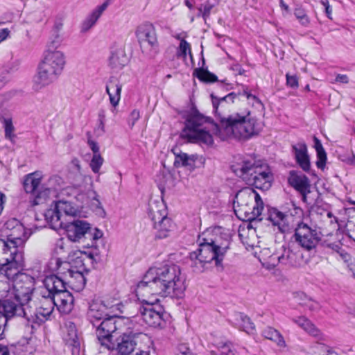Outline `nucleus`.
<instances>
[{
    "mask_svg": "<svg viewBox=\"0 0 355 355\" xmlns=\"http://www.w3.org/2000/svg\"><path fill=\"white\" fill-rule=\"evenodd\" d=\"M44 285L48 289H52L55 306L59 312L62 314H69L73 308L74 298L67 290L62 280L56 275H51L45 277Z\"/></svg>",
    "mask_w": 355,
    "mask_h": 355,
    "instance_id": "obj_6",
    "label": "nucleus"
},
{
    "mask_svg": "<svg viewBox=\"0 0 355 355\" xmlns=\"http://www.w3.org/2000/svg\"><path fill=\"white\" fill-rule=\"evenodd\" d=\"M218 128L227 136H233L237 139H248L256 135L255 119L252 117L250 111L235 112L227 117H222L220 114Z\"/></svg>",
    "mask_w": 355,
    "mask_h": 355,
    "instance_id": "obj_2",
    "label": "nucleus"
},
{
    "mask_svg": "<svg viewBox=\"0 0 355 355\" xmlns=\"http://www.w3.org/2000/svg\"><path fill=\"white\" fill-rule=\"evenodd\" d=\"M233 323L239 329L248 334H254L255 325L250 318L243 313H236L233 315Z\"/></svg>",
    "mask_w": 355,
    "mask_h": 355,
    "instance_id": "obj_34",
    "label": "nucleus"
},
{
    "mask_svg": "<svg viewBox=\"0 0 355 355\" xmlns=\"http://www.w3.org/2000/svg\"><path fill=\"white\" fill-rule=\"evenodd\" d=\"M83 270H85L87 273L89 272L85 268L83 270H76L70 267L67 268L66 272H62V277L58 276V278L62 280L65 287L67 285L71 289L80 292L85 288L86 284V279L83 275Z\"/></svg>",
    "mask_w": 355,
    "mask_h": 355,
    "instance_id": "obj_19",
    "label": "nucleus"
},
{
    "mask_svg": "<svg viewBox=\"0 0 355 355\" xmlns=\"http://www.w3.org/2000/svg\"><path fill=\"white\" fill-rule=\"evenodd\" d=\"M0 355H10L8 346L0 344Z\"/></svg>",
    "mask_w": 355,
    "mask_h": 355,
    "instance_id": "obj_61",
    "label": "nucleus"
},
{
    "mask_svg": "<svg viewBox=\"0 0 355 355\" xmlns=\"http://www.w3.org/2000/svg\"><path fill=\"white\" fill-rule=\"evenodd\" d=\"M10 31L8 28L0 30V42L5 40L9 35Z\"/></svg>",
    "mask_w": 355,
    "mask_h": 355,
    "instance_id": "obj_60",
    "label": "nucleus"
},
{
    "mask_svg": "<svg viewBox=\"0 0 355 355\" xmlns=\"http://www.w3.org/2000/svg\"><path fill=\"white\" fill-rule=\"evenodd\" d=\"M31 316V306L16 296H10L0 300V318H3L4 328L9 320L18 317L23 319V324L26 329L28 317Z\"/></svg>",
    "mask_w": 355,
    "mask_h": 355,
    "instance_id": "obj_8",
    "label": "nucleus"
},
{
    "mask_svg": "<svg viewBox=\"0 0 355 355\" xmlns=\"http://www.w3.org/2000/svg\"><path fill=\"white\" fill-rule=\"evenodd\" d=\"M62 41V37L59 33L53 32L51 40L47 45V49L55 50L61 44Z\"/></svg>",
    "mask_w": 355,
    "mask_h": 355,
    "instance_id": "obj_50",
    "label": "nucleus"
},
{
    "mask_svg": "<svg viewBox=\"0 0 355 355\" xmlns=\"http://www.w3.org/2000/svg\"><path fill=\"white\" fill-rule=\"evenodd\" d=\"M40 63L61 74L66 63L65 56L60 51L46 49Z\"/></svg>",
    "mask_w": 355,
    "mask_h": 355,
    "instance_id": "obj_24",
    "label": "nucleus"
},
{
    "mask_svg": "<svg viewBox=\"0 0 355 355\" xmlns=\"http://www.w3.org/2000/svg\"><path fill=\"white\" fill-rule=\"evenodd\" d=\"M278 263L283 264H288L293 266H296L299 264L297 261L296 254L290 249H284V252L277 257Z\"/></svg>",
    "mask_w": 355,
    "mask_h": 355,
    "instance_id": "obj_41",
    "label": "nucleus"
},
{
    "mask_svg": "<svg viewBox=\"0 0 355 355\" xmlns=\"http://www.w3.org/2000/svg\"><path fill=\"white\" fill-rule=\"evenodd\" d=\"M66 344L71 347L73 355H78L80 349V340L73 324L67 328V333L64 337Z\"/></svg>",
    "mask_w": 355,
    "mask_h": 355,
    "instance_id": "obj_33",
    "label": "nucleus"
},
{
    "mask_svg": "<svg viewBox=\"0 0 355 355\" xmlns=\"http://www.w3.org/2000/svg\"><path fill=\"white\" fill-rule=\"evenodd\" d=\"M103 159L100 154L93 155V157L90 162V167L94 173H98L102 164Z\"/></svg>",
    "mask_w": 355,
    "mask_h": 355,
    "instance_id": "obj_49",
    "label": "nucleus"
},
{
    "mask_svg": "<svg viewBox=\"0 0 355 355\" xmlns=\"http://www.w3.org/2000/svg\"><path fill=\"white\" fill-rule=\"evenodd\" d=\"M3 232L6 241H8L14 249L17 248L21 250L31 235V230L26 229L16 218L9 219L4 223Z\"/></svg>",
    "mask_w": 355,
    "mask_h": 355,
    "instance_id": "obj_12",
    "label": "nucleus"
},
{
    "mask_svg": "<svg viewBox=\"0 0 355 355\" xmlns=\"http://www.w3.org/2000/svg\"><path fill=\"white\" fill-rule=\"evenodd\" d=\"M336 81L342 83H348L349 78L347 75L345 74H338L336 77Z\"/></svg>",
    "mask_w": 355,
    "mask_h": 355,
    "instance_id": "obj_59",
    "label": "nucleus"
},
{
    "mask_svg": "<svg viewBox=\"0 0 355 355\" xmlns=\"http://www.w3.org/2000/svg\"><path fill=\"white\" fill-rule=\"evenodd\" d=\"M193 76H196L200 81L206 83H212L218 81V77L214 73L202 67L195 69Z\"/></svg>",
    "mask_w": 355,
    "mask_h": 355,
    "instance_id": "obj_40",
    "label": "nucleus"
},
{
    "mask_svg": "<svg viewBox=\"0 0 355 355\" xmlns=\"http://www.w3.org/2000/svg\"><path fill=\"white\" fill-rule=\"evenodd\" d=\"M313 141L314 148L317 153L316 166L318 168L323 169L327 162V153L319 139H318L316 137H314Z\"/></svg>",
    "mask_w": 355,
    "mask_h": 355,
    "instance_id": "obj_39",
    "label": "nucleus"
},
{
    "mask_svg": "<svg viewBox=\"0 0 355 355\" xmlns=\"http://www.w3.org/2000/svg\"><path fill=\"white\" fill-rule=\"evenodd\" d=\"M87 144L90 147L91 150L94 153V155L100 154L99 153V146L97 144V142L94 141L92 139L91 135L88 132L87 134Z\"/></svg>",
    "mask_w": 355,
    "mask_h": 355,
    "instance_id": "obj_53",
    "label": "nucleus"
},
{
    "mask_svg": "<svg viewBox=\"0 0 355 355\" xmlns=\"http://www.w3.org/2000/svg\"><path fill=\"white\" fill-rule=\"evenodd\" d=\"M110 5V0H106L103 3L98 6L83 21L81 24V32L88 31L98 21L103 12Z\"/></svg>",
    "mask_w": 355,
    "mask_h": 355,
    "instance_id": "obj_29",
    "label": "nucleus"
},
{
    "mask_svg": "<svg viewBox=\"0 0 355 355\" xmlns=\"http://www.w3.org/2000/svg\"><path fill=\"white\" fill-rule=\"evenodd\" d=\"M128 58L123 48H116L111 52L109 59L110 67L114 70H120L127 64Z\"/></svg>",
    "mask_w": 355,
    "mask_h": 355,
    "instance_id": "obj_32",
    "label": "nucleus"
},
{
    "mask_svg": "<svg viewBox=\"0 0 355 355\" xmlns=\"http://www.w3.org/2000/svg\"><path fill=\"white\" fill-rule=\"evenodd\" d=\"M136 36L138 42L146 53L154 58L159 52V43L155 26L150 23H146L139 26L136 30Z\"/></svg>",
    "mask_w": 355,
    "mask_h": 355,
    "instance_id": "obj_13",
    "label": "nucleus"
},
{
    "mask_svg": "<svg viewBox=\"0 0 355 355\" xmlns=\"http://www.w3.org/2000/svg\"><path fill=\"white\" fill-rule=\"evenodd\" d=\"M57 210L67 216H76L78 212L77 208L67 201L60 200L55 205Z\"/></svg>",
    "mask_w": 355,
    "mask_h": 355,
    "instance_id": "obj_43",
    "label": "nucleus"
},
{
    "mask_svg": "<svg viewBox=\"0 0 355 355\" xmlns=\"http://www.w3.org/2000/svg\"><path fill=\"white\" fill-rule=\"evenodd\" d=\"M235 174L246 184L261 190H267L271 187L272 175L269 169H263L250 160H243L233 169Z\"/></svg>",
    "mask_w": 355,
    "mask_h": 355,
    "instance_id": "obj_3",
    "label": "nucleus"
},
{
    "mask_svg": "<svg viewBox=\"0 0 355 355\" xmlns=\"http://www.w3.org/2000/svg\"><path fill=\"white\" fill-rule=\"evenodd\" d=\"M175 155L174 166L176 168L182 166L188 168V170L193 171L196 167V161L198 158L196 155H191L183 153L182 151L176 152L173 150Z\"/></svg>",
    "mask_w": 355,
    "mask_h": 355,
    "instance_id": "obj_30",
    "label": "nucleus"
},
{
    "mask_svg": "<svg viewBox=\"0 0 355 355\" xmlns=\"http://www.w3.org/2000/svg\"><path fill=\"white\" fill-rule=\"evenodd\" d=\"M241 94L239 92L238 94H236L235 92H231L226 95L225 96L218 98L217 96H214L213 94H211V98L212 100V105L213 108L214 110V112L216 114H220L218 112V107L220 104H223L228 101H230L231 102H234V99L237 95H241Z\"/></svg>",
    "mask_w": 355,
    "mask_h": 355,
    "instance_id": "obj_42",
    "label": "nucleus"
},
{
    "mask_svg": "<svg viewBox=\"0 0 355 355\" xmlns=\"http://www.w3.org/2000/svg\"><path fill=\"white\" fill-rule=\"evenodd\" d=\"M220 83L222 85V87L227 91L232 89V87L231 86L230 84L225 83V80L220 81Z\"/></svg>",
    "mask_w": 355,
    "mask_h": 355,
    "instance_id": "obj_64",
    "label": "nucleus"
},
{
    "mask_svg": "<svg viewBox=\"0 0 355 355\" xmlns=\"http://www.w3.org/2000/svg\"><path fill=\"white\" fill-rule=\"evenodd\" d=\"M68 238L74 242H82L87 248L94 246L96 240L101 239L103 232L97 228L92 229L89 223L81 220H75L67 225Z\"/></svg>",
    "mask_w": 355,
    "mask_h": 355,
    "instance_id": "obj_7",
    "label": "nucleus"
},
{
    "mask_svg": "<svg viewBox=\"0 0 355 355\" xmlns=\"http://www.w3.org/2000/svg\"><path fill=\"white\" fill-rule=\"evenodd\" d=\"M266 219L281 233H288L293 228V216L280 211L275 207H268Z\"/></svg>",
    "mask_w": 355,
    "mask_h": 355,
    "instance_id": "obj_18",
    "label": "nucleus"
},
{
    "mask_svg": "<svg viewBox=\"0 0 355 355\" xmlns=\"http://www.w3.org/2000/svg\"><path fill=\"white\" fill-rule=\"evenodd\" d=\"M243 94L245 95L247 98V99L250 100V99H253L255 102L259 103V104H261V101H260V99L257 97L256 96L250 94L248 90V88L247 87H245L243 88Z\"/></svg>",
    "mask_w": 355,
    "mask_h": 355,
    "instance_id": "obj_57",
    "label": "nucleus"
},
{
    "mask_svg": "<svg viewBox=\"0 0 355 355\" xmlns=\"http://www.w3.org/2000/svg\"><path fill=\"white\" fill-rule=\"evenodd\" d=\"M187 52L191 56V46L184 39H182L180 43V46L177 52L178 57L186 58Z\"/></svg>",
    "mask_w": 355,
    "mask_h": 355,
    "instance_id": "obj_47",
    "label": "nucleus"
},
{
    "mask_svg": "<svg viewBox=\"0 0 355 355\" xmlns=\"http://www.w3.org/2000/svg\"><path fill=\"white\" fill-rule=\"evenodd\" d=\"M294 15L299 22L303 26H308L310 24V19L306 14V10L300 6H297L294 10Z\"/></svg>",
    "mask_w": 355,
    "mask_h": 355,
    "instance_id": "obj_46",
    "label": "nucleus"
},
{
    "mask_svg": "<svg viewBox=\"0 0 355 355\" xmlns=\"http://www.w3.org/2000/svg\"><path fill=\"white\" fill-rule=\"evenodd\" d=\"M19 269H17V274L10 278L15 277L13 284V295L28 304L35 289V279L26 273L19 274Z\"/></svg>",
    "mask_w": 355,
    "mask_h": 355,
    "instance_id": "obj_17",
    "label": "nucleus"
},
{
    "mask_svg": "<svg viewBox=\"0 0 355 355\" xmlns=\"http://www.w3.org/2000/svg\"><path fill=\"white\" fill-rule=\"evenodd\" d=\"M62 26H63L62 23H61V22H55L54 26H53V32L59 33H60V31L62 28Z\"/></svg>",
    "mask_w": 355,
    "mask_h": 355,
    "instance_id": "obj_62",
    "label": "nucleus"
},
{
    "mask_svg": "<svg viewBox=\"0 0 355 355\" xmlns=\"http://www.w3.org/2000/svg\"><path fill=\"white\" fill-rule=\"evenodd\" d=\"M320 3L325 8V13L327 17L331 19V13H332V8L331 6L329 5V0H320Z\"/></svg>",
    "mask_w": 355,
    "mask_h": 355,
    "instance_id": "obj_56",
    "label": "nucleus"
},
{
    "mask_svg": "<svg viewBox=\"0 0 355 355\" xmlns=\"http://www.w3.org/2000/svg\"><path fill=\"white\" fill-rule=\"evenodd\" d=\"M207 122V117L199 113L196 108L192 110L186 118L181 137L187 139L190 142L201 141L206 144H213L212 135L205 126Z\"/></svg>",
    "mask_w": 355,
    "mask_h": 355,
    "instance_id": "obj_4",
    "label": "nucleus"
},
{
    "mask_svg": "<svg viewBox=\"0 0 355 355\" xmlns=\"http://www.w3.org/2000/svg\"><path fill=\"white\" fill-rule=\"evenodd\" d=\"M262 335L266 339L270 340L275 343L279 347L284 348L286 346V342L282 335L277 329L267 327L263 329Z\"/></svg>",
    "mask_w": 355,
    "mask_h": 355,
    "instance_id": "obj_37",
    "label": "nucleus"
},
{
    "mask_svg": "<svg viewBox=\"0 0 355 355\" xmlns=\"http://www.w3.org/2000/svg\"><path fill=\"white\" fill-rule=\"evenodd\" d=\"M293 321L311 336L321 338L320 331L306 318L301 316L293 318Z\"/></svg>",
    "mask_w": 355,
    "mask_h": 355,
    "instance_id": "obj_36",
    "label": "nucleus"
},
{
    "mask_svg": "<svg viewBox=\"0 0 355 355\" xmlns=\"http://www.w3.org/2000/svg\"><path fill=\"white\" fill-rule=\"evenodd\" d=\"M139 118H140L139 112L137 110H133L129 116L128 122V125L130 126V128L131 129L134 127L135 124L139 120Z\"/></svg>",
    "mask_w": 355,
    "mask_h": 355,
    "instance_id": "obj_51",
    "label": "nucleus"
},
{
    "mask_svg": "<svg viewBox=\"0 0 355 355\" xmlns=\"http://www.w3.org/2000/svg\"><path fill=\"white\" fill-rule=\"evenodd\" d=\"M142 301L143 305L139 306L138 312L144 322L149 327H162L164 324V316L166 315L163 307L145 299Z\"/></svg>",
    "mask_w": 355,
    "mask_h": 355,
    "instance_id": "obj_15",
    "label": "nucleus"
},
{
    "mask_svg": "<svg viewBox=\"0 0 355 355\" xmlns=\"http://www.w3.org/2000/svg\"><path fill=\"white\" fill-rule=\"evenodd\" d=\"M288 183L301 194L302 201L306 202L307 195L311 193L309 178L301 172L292 170L288 174Z\"/></svg>",
    "mask_w": 355,
    "mask_h": 355,
    "instance_id": "obj_20",
    "label": "nucleus"
},
{
    "mask_svg": "<svg viewBox=\"0 0 355 355\" xmlns=\"http://www.w3.org/2000/svg\"><path fill=\"white\" fill-rule=\"evenodd\" d=\"M60 74L52 69L40 63L37 73L33 78V89L36 91L46 87L55 82Z\"/></svg>",
    "mask_w": 355,
    "mask_h": 355,
    "instance_id": "obj_22",
    "label": "nucleus"
},
{
    "mask_svg": "<svg viewBox=\"0 0 355 355\" xmlns=\"http://www.w3.org/2000/svg\"><path fill=\"white\" fill-rule=\"evenodd\" d=\"M254 201L259 205L262 204L261 198L253 189L244 188L236 193L234 200V209L253 205Z\"/></svg>",
    "mask_w": 355,
    "mask_h": 355,
    "instance_id": "obj_25",
    "label": "nucleus"
},
{
    "mask_svg": "<svg viewBox=\"0 0 355 355\" xmlns=\"http://www.w3.org/2000/svg\"><path fill=\"white\" fill-rule=\"evenodd\" d=\"M105 110H103V109H101L99 110L98 112V121H105Z\"/></svg>",
    "mask_w": 355,
    "mask_h": 355,
    "instance_id": "obj_63",
    "label": "nucleus"
},
{
    "mask_svg": "<svg viewBox=\"0 0 355 355\" xmlns=\"http://www.w3.org/2000/svg\"><path fill=\"white\" fill-rule=\"evenodd\" d=\"M83 255L85 256L89 259H90L92 263L94 261L97 263L101 259L99 253L98 252L96 249H95L93 252H85Z\"/></svg>",
    "mask_w": 355,
    "mask_h": 355,
    "instance_id": "obj_54",
    "label": "nucleus"
},
{
    "mask_svg": "<svg viewBox=\"0 0 355 355\" xmlns=\"http://www.w3.org/2000/svg\"><path fill=\"white\" fill-rule=\"evenodd\" d=\"M24 189L26 193L33 196V205L44 202L51 193L49 188L41 185V177L36 173H30L25 177Z\"/></svg>",
    "mask_w": 355,
    "mask_h": 355,
    "instance_id": "obj_16",
    "label": "nucleus"
},
{
    "mask_svg": "<svg viewBox=\"0 0 355 355\" xmlns=\"http://www.w3.org/2000/svg\"><path fill=\"white\" fill-rule=\"evenodd\" d=\"M286 84L288 87L295 89L299 86L298 79L296 76H291L288 73L286 75Z\"/></svg>",
    "mask_w": 355,
    "mask_h": 355,
    "instance_id": "obj_52",
    "label": "nucleus"
},
{
    "mask_svg": "<svg viewBox=\"0 0 355 355\" xmlns=\"http://www.w3.org/2000/svg\"><path fill=\"white\" fill-rule=\"evenodd\" d=\"M254 204L253 205L244 206L239 208H235L234 211L236 215L240 214L244 215V218L243 220H252L258 218L261 214L263 209V202L262 204L257 203V201H254Z\"/></svg>",
    "mask_w": 355,
    "mask_h": 355,
    "instance_id": "obj_31",
    "label": "nucleus"
},
{
    "mask_svg": "<svg viewBox=\"0 0 355 355\" xmlns=\"http://www.w3.org/2000/svg\"><path fill=\"white\" fill-rule=\"evenodd\" d=\"M53 295L52 289H48V288L44 285V288L40 291L41 299L40 306L53 311L56 304Z\"/></svg>",
    "mask_w": 355,
    "mask_h": 355,
    "instance_id": "obj_38",
    "label": "nucleus"
},
{
    "mask_svg": "<svg viewBox=\"0 0 355 355\" xmlns=\"http://www.w3.org/2000/svg\"><path fill=\"white\" fill-rule=\"evenodd\" d=\"M141 336H146V335L133 331L123 333L117 344L118 355H132L137 349H140L136 346L137 339Z\"/></svg>",
    "mask_w": 355,
    "mask_h": 355,
    "instance_id": "obj_21",
    "label": "nucleus"
},
{
    "mask_svg": "<svg viewBox=\"0 0 355 355\" xmlns=\"http://www.w3.org/2000/svg\"><path fill=\"white\" fill-rule=\"evenodd\" d=\"M185 289L180 266L170 264L150 268L137 284L135 292L138 297L150 295L181 298Z\"/></svg>",
    "mask_w": 355,
    "mask_h": 355,
    "instance_id": "obj_1",
    "label": "nucleus"
},
{
    "mask_svg": "<svg viewBox=\"0 0 355 355\" xmlns=\"http://www.w3.org/2000/svg\"><path fill=\"white\" fill-rule=\"evenodd\" d=\"M292 150L297 164L303 171H309L311 168V163L306 144L304 142H298L292 146Z\"/></svg>",
    "mask_w": 355,
    "mask_h": 355,
    "instance_id": "obj_27",
    "label": "nucleus"
},
{
    "mask_svg": "<svg viewBox=\"0 0 355 355\" xmlns=\"http://www.w3.org/2000/svg\"><path fill=\"white\" fill-rule=\"evenodd\" d=\"M122 90V85L119 80L112 76L106 83L105 91L109 96V100L112 107H116L121 100V94Z\"/></svg>",
    "mask_w": 355,
    "mask_h": 355,
    "instance_id": "obj_28",
    "label": "nucleus"
},
{
    "mask_svg": "<svg viewBox=\"0 0 355 355\" xmlns=\"http://www.w3.org/2000/svg\"><path fill=\"white\" fill-rule=\"evenodd\" d=\"M22 250L13 248L4 239H0V275L10 279L24 266Z\"/></svg>",
    "mask_w": 355,
    "mask_h": 355,
    "instance_id": "obj_5",
    "label": "nucleus"
},
{
    "mask_svg": "<svg viewBox=\"0 0 355 355\" xmlns=\"http://www.w3.org/2000/svg\"><path fill=\"white\" fill-rule=\"evenodd\" d=\"M293 238L306 251L315 249L321 241L320 233L304 222L297 223Z\"/></svg>",
    "mask_w": 355,
    "mask_h": 355,
    "instance_id": "obj_14",
    "label": "nucleus"
},
{
    "mask_svg": "<svg viewBox=\"0 0 355 355\" xmlns=\"http://www.w3.org/2000/svg\"><path fill=\"white\" fill-rule=\"evenodd\" d=\"M221 353L218 354L216 352L211 351L210 355H234L233 351L230 348L229 345L224 344L221 347Z\"/></svg>",
    "mask_w": 355,
    "mask_h": 355,
    "instance_id": "obj_55",
    "label": "nucleus"
},
{
    "mask_svg": "<svg viewBox=\"0 0 355 355\" xmlns=\"http://www.w3.org/2000/svg\"><path fill=\"white\" fill-rule=\"evenodd\" d=\"M119 305L114 304L108 306L104 302L101 304L94 303L90 305L87 316L92 327L101 322L105 318L112 315L110 311L119 309Z\"/></svg>",
    "mask_w": 355,
    "mask_h": 355,
    "instance_id": "obj_23",
    "label": "nucleus"
},
{
    "mask_svg": "<svg viewBox=\"0 0 355 355\" xmlns=\"http://www.w3.org/2000/svg\"><path fill=\"white\" fill-rule=\"evenodd\" d=\"M110 313L112 315L105 318L101 322L93 327L95 329L97 343L107 350L114 348V343L112 342L113 334L117 331L123 320L117 313H114V311Z\"/></svg>",
    "mask_w": 355,
    "mask_h": 355,
    "instance_id": "obj_9",
    "label": "nucleus"
},
{
    "mask_svg": "<svg viewBox=\"0 0 355 355\" xmlns=\"http://www.w3.org/2000/svg\"><path fill=\"white\" fill-rule=\"evenodd\" d=\"M215 7L214 3L207 0L204 3L201 4L198 8V12L197 17H202L204 21L206 23L209 19L211 10Z\"/></svg>",
    "mask_w": 355,
    "mask_h": 355,
    "instance_id": "obj_45",
    "label": "nucleus"
},
{
    "mask_svg": "<svg viewBox=\"0 0 355 355\" xmlns=\"http://www.w3.org/2000/svg\"><path fill=\"white\" fill-rule=\"evenodd\" d=\"M319 349L323 353L322 355H329L333 353V350L331 348L324 345H320Z\"/></svg>",
    "mask_w": 355,
    "mask_h": 355,
    "instance_id": "obj_58",
    "label": "nucleus"
},
{
    "mask_svg": "<svg viewBox=\"0 0 355 355\" xmlns=\"http://www.w3.org/2000/svg\"><path fill=\"white\" fill-rule=\"evenodd\" d=\"M3 123L5 129V137L6 138L12 141L13 138L15 137V135L13 133L14 126L12 125L11 119H4Z\"/></svg>",
    "mask_w": 355,
    "mask_h": 355,
    "instance_id": "obj_48",
    "label": "nucleus"
},
{
    "mask_svg": "<svg viewBox=\"0 0 355 355\" xmlns=\"http://www.w3.org/2000/svg\"><path fill=\"white\" fill-rule=\"evenodd\" d=\"M62 214L60 212L59 210H57L55 206L53 209H48L45 214L46 220L54 230L66 228L67 225L64 224L62 220Z\"/></svg>",
    "mask_w": 355,
    "mask_h": 355,
    "instance_id": "obj_35",
    "label": "nucleus"
},
{
    "mask_svg": "<svg viewBox=\"0 0 355 355\" xmlns=\"http://www.w3.org/2000/svg\"><path fill=\"white\" fill-rule=\"evenodd\" d=\"M202 234L198 238L199 248L195 252L200 256V259L208 263L212 261H215L216 267H222V262L224 257L230 248V241L225 244H216L212 239L205 238Z\"/></svg>",
    "mask_w": 355,
    "mask_h": 355,
    "instance_id": "obj_10",
    "label": "nucleus"
},
{
    "mask_svg": "<svg viewBox=\"0 0 355 355\" xmlns=\"http://www.w3.org/2000/svg\"><path fill=\"white\" fill-rule=\"evenodd\" d=\"M167 209L163 203L150 206L148 216L153 222L155 236L157 239H165L170 235L173 225L170 218L167 216Z\"/></svg>",
    "mask_w": 355,
    "mask_h": 355,
    "instance_id": "obj_11",
    "label": "nucleus"
},
{
    "mask_svg": "<svg viewBox=\"0 0 355 355\" xmlns=\"http://www.w3.org/2000/svg\"><path fill=\"white\" fill-rule=\"evenodd\" d=\"M52 309H47L45 307L39 306L35 311L31 309V316L28 317V323L26 324V332L32 335L37 327H40L43 322L49 319Z\"/></svg>",
    "mask_w": 355,
    "mask_h": 355,
    "instance_id": "obj_26",
    "label": "nucleus"
},
{
    "mask_svg": "<svg viewBox=\"0 0 355 355\" xmlns=\"http://www.w3.org/2000/svg\"><path fill=\"white\" fill-rule=\"evenodd\" d=\"M191 267L196 272H202L207 263L195 251L190 253Z\"/></svg>",
    "mask_w": 355,
    "mask_h": 355,
    "instance_id": "obj_44",
    "label": "nucleus"
}]
</instances>
